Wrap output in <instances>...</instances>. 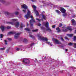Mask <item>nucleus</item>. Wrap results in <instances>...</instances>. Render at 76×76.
I'll return each mask as SVG.
<instances>
[{"instance_id": "obj_29", "label": "nucleus", "mask_w": 76, "mask_h": 76, "mask_svg": "<svg viewBox=\"0 0 76 76\" xmlns=\"http://www.w3.org/2000/svg\"><path fill=\"white\" fill-rule=\"evenodd\" d=\"M74 41H75L76 40V36H75L74 37Z\"/></svg>"}, {"instance_id": "obj_28", "label": "nucleus", "mask_w": 76, "mask_h": 76, "mask_svg": "<svg viewBox=\"0 0 76 76\" xmlns=\"http://www.w3.org/2000/svg\"><path fill=\"white\" fill-rule=\"evenodd\" d=\"M69 45H70V46H72V45H73V43H69Z\"/></svg>"}, {"instance_id": "obj_15", "label": "nucleus", "mask_w": 76, "mask_h": 76, "mask_svg": "<svg viewBox=\"0 0 76 76\" xmlns=\"http://www.w3.org/2000/svg\"><path fill=\"white\" fill-rule=\"evenodd\" d=\"M67 35L69 37H72L73 35V34H67Z\"/></svg>"}, {"instance_id": "obj_6", "label": "nucleus", "mask_w": 76, "mask_h": 76, "mask_svg": "<svg viewBox=\"0 0 76 76\" xmlns=\"http://www.w3.org/2000/svg\"><path fill=\"white\" fill-rule=\"evenodd\" d=\"M28 10V12H27V15H26L24 17L26 18V19H28L30 16V15H31V11L29 10V9H27Z\"/></svg>"}, {"instance_id": "obj_14", "label": "nucleus", "mask_w": 76, "mask_h": 76, "mask_svg": "<svg viewBox=\"0 0 76 76\" xmlns=\"http://www.w3.org/2000/svg\"><path fill=\"white\" fill-rule=\"evenodd\" d=\"M0 28L2 31H4V26H1L0 27Z\"/></svg>"}, {"instance_id": "obj_41", "label": "nucleus", "mask_w": 76, "mask_h": 76, "mask_svg": "<svg viewBox=\"0 0 76 76\" xmlns=\"http://www.w3.org/2000/svg\"><path fill=\"white\" fill-rule=\"evenodd\" d=\"M55 26H52V28H55Z\"/></svg>"}, {"instance_id": "obj_20", "label": "nucleus", "mask_w": 76, "mask_h": 76, "mask_svg": "<svg viewBox=\"0 0 76 76\" xmlns=\"http://www.w3.org/2000/svg\"><path fill=\"white\" fill-rule=\"evenodd\" d=\"M13 32L10 31L8 33V35H11V34H13Z\"/></svg>"}, {"instance_id": "obj_17", "label": "nucleus", "mask_w": 76, "mask_h": 76, "mask_svg": "<svg viewBox=\"0 0 76 76\" xmlns=\"http://www.w3.org/2000/svg\"><path fill=\"white\" fill-rule=\"evenodd\" d=\"M42 18L44 20H46L47 19V18L45 16V15H43L42 16Z\"/></svg>"}, {"instance_id": "obj_1", "label": "nucleus", "mask_w": 76, "mask_h": 76, "mask_svg": "<svg viewBox=\"0 0 76 76\" xmlns=\"http://www.w3.org/2000/svg\"><path fill=\"white\" fill-rule=\"evenodd\" d=\"M45 26L47 28L46 29V31H48L49 32H51V30L50 29L49 26H49V23H48V22H46L45 24Z\"/></svg>"}, {"instance_id": "obj_25", "label": "nucleus", "mask_w": 76, "mask_h": 76, "mask_svg": "<svg viewBox=\"0 0 76 76\" xmlns=\"http://www.w3.org/2000/svg\"><path fill=\"white\" fill-rule=\"evenodd\" d=\"M38 31V29H36L35 30H34L32 31L33 32H37Z\"/></svg>"}, {"instance_id": "obj_45", "label": "nucleus", "mask_w": 76, "mask_h": 76, "mask_svg": "<svg viewBox=\"0 0 76 76\" xmlns=\"http://www.w3.org/2000/svg\"><path fill=\"white\" fill-rule=\"evenodd\" d=\"M65 39H67V37H65Z\"/></svg>"}, {"instance_id": "obj_12", "label": "nucleus", "mask_w": 76, "mask_h": 76, "mask_svg": "<svg viewBox=\"0 0 76 76\" xmlns=\"http://www.w3.org/2000/svg\"><path fill=\"white\" fill-rule=\"evenodd\" d=\"M20 33L16 34L14 37V38H15V39H17L19 37V35H20Z\"/></svg>"}, {"instance_id": "obj_53", "label": "nucleus", "mask_w": 76, "mask_h": 76, "mask_svg": "<svg viewBox=\"0 0 76 76\" xmlns=\"http://www.w3.org/2000/svg\"><path fill=\"white\" fill-rule=\"evenodd\" d=\"M75 8H76V7Z\"/></svg>"}, {"instance_id": "obj_44", "label": "nucleus", "mask_w": 76, "mask_h": 76, "mask_svg": "<svg viewBox=\"0 0 76 76\" xmlns=\"http://www.w3.org/2000/svg\"><path fill=\"white\" fill-rule=\"evenodd\" d=\"M60 73H63V71H60Z\"/></svg>"}, {"instance_id": "obj_47", "label": "nucleus", "mask_w": 76, "mask_h": 76, "mask_svg": "<svg viewBox=\"0 0 76 76\" xmlns=\"http://www.w3.org/2000/svg\"><path fill=\"white\" fill-rule=\"evenodd\" d=\"M75 33H76V30H75Z\"/></svg>"}, {"instance_id": "obj_43", "label": "nucleus", "mask_w": 76, "mask_h": 76, "mask_svg": "<svg viewBox=\"0 0 76 76\" xmlns=\"http://www.w3.org/2000/svg\"><path fill=\"white\" fill-rule=\"evenodd\" d=\"M61 40L62 41H63V38H62V37H61Z\"/></svg>"}, {"instance_id": "obj_16", "label": "nucleus", "mask_w": 76, "mask_h": 76, "mask_svg": "<svg viewBox=\"0 0 76 76\" xmlns=\"http://www.w3.org/2000/svg\"><path fill=\"white\" fill-rule=\"evenodd\" d=\"M23 27H25V25H24V24H23L22 23H21L20 27V29H22V28H23Z\"/></svg>"}, {"instance_id": "obj_38", "label": "nucleus", "mask_w": 76, "mask_h": 76, "mask_svg": "<svg viewBox=\"0 0 76 76\" xmlns=\"http://www.w3.org/2000/svg\"><path fill=\"white\" fill-rule=\"evenodd\" d=\"M19 50H20V49H19V48H17L16 49V50H17V51H19Z\"/></svg>"}, {"instance_id": "obj_33", "label": "nucleus", "mask_w": 76, "mask_h": 76, "mask_svg": "<svg viewBox=\"0 0 76 76\" xmlns=\"http://www.w3.org/2000/svg\"><path fill=\"white\" fill-rule=\"evenodd\" d=\"M56 12H57V13H59L60 12V11H59L58 10H56Z\"/></svg>"}, {"instance_id": "obj_2", "label": "nucleus", "mask_w": 76, "mask_h": 76, "mask_svg": "<svg viewBox=\"0 0 76 76\" xmlns=\"http://www.w3.org/2000/svg\"><path fill=\"white\" fill-rule=\"evenodd\" d=\"M30 17L31 19V20H30V24L31 26V27L33 28V26H32L33 25H34V23L35 22V20H34V18H33L32 15H31Z\"/></svg>"}, {"instance_id": "obj_36", "label": "nucleus", "mask_w": 76, "mask_h": 76, "mask_svg": "<svg viewBox=\"0 0 76 76\" xmlns=\"http://www.w3.org/2000/svg\"><path fill=\"white\" fill-rule=\"evenodd\" d=\"M4 41L5 42L6 45H7V42L6 40H4Z\"/></svg>"}, {"instance_id": "obj_51", "label": "nucleus", "mask_w": 76, "mask_h": 76, "mask_svg": "<svg viewBox=\"0 0 76 76\" xmlns=\"http://www.w3.org/2000/svg\"><path fill=\"white\" fill-rule=\"evenodd\" d=\"M46 57H45V58Z\"/></svg>"}, {"instance_id": "obj_5", "label": "nucleus", "mask_w": 76, "mask_h": 76, "mask_svg": "<svg viewBox=\"0 0 76 76\" xmlns=\"http://www.w3.org/2000/svg\"><path fill=\"white\" fill-rule=\"evenodd\" d=\"M39 39H40L43 41H47L48 39L47 37H42L41 36H38Z\"/></svg>"}, {"instance_id": "obj_24", "label": "nucleus", "mask_w": 76, "mask_h": 76, "mask_svg": "<svg viewBox=\"0 0 76 76\" xmlns=\"http://www.w3.org/2000/svg\"><path fill=\"white\" fill-rule=\"evenodd\" d=\"M4 35L2 34H0V38H3V37Z\"/></svg>"}, {"instance_id": "obj_27", "label": "nucleus", "mask_w": 76, "mask_h": 76, "mask_svg": "<svg viewBox=\"0 0 76 76\" xmlns=\"http://www.w3.org/2000/svg\"><path fill=\"white\" fill-rule=\"evenodd\" d=\"M24 42H27L28 40L27 39H24Z\"/></svg>"}, {"instance_id": "obj_26", "label": "nucleus", "mask_w": 76, "mask_h": 76, "mask_svg": "<svg viewBox=\"0 0 76 76\" xmlns=\"http://www.w3.org/2000/svg\"><path fill=\"white\" fill-rule=\"evenodd\" d=\"M7 28L8 29H10L11 28V27L10 26H7Z\"/></svg>"}, {"instance_id": "obj_49", "label": "nucleus", "mask_w": 76, "mask_h": 76, "mask_svg": "<svg viewBox=\"0 0 76 76\" xmlns=\"http://www.w3.org/2000/svg\"><path fill=\"white\" fill-rule=\"evenodd\" d=\"M41 20L42 21V20H43V19L42 18V19H41Z\"/></svg>"}, {"instance_id": "obj_11", "label": "nucleus", "mask_w": 76, "mask_h": 76, "mask_svg": "<svg viewBox=\"0 0 76 76\" xmlns=\"http://www.w3.org/2000/svg\"><path fill=\"white\" fill-rule=\"evenodd\" d=\"M23 62H24V63L27 62L26 63V64H29L30 63L28 59H23Z\"/></svg>"}, {"instance_id": "obj_52", "label": "nucleus", "mask_w": 76, "mask_h": 76, "mask_svg": "<svg viewBox=\"0 0 76 76\" xmlns=\"http://www.w3.org/2000/svg\"><path fill=\"white\" fill-rule=\"evenodd\" d=\"M27 26H28V24H27Z\"/></svg>"}, {"instance_id": "obj_23", "label": "nucleus", "mask_w": 76, "mask_h": 76, "mask_svg": "<svg viewBox=\"0 0 76 76\" xmlns=\"http://www.w3.org/2000/svg\"><path fill=\"white\" fill-rule=\"evenodd\" d=\"M24 29L26 31H30L29 29L28 28H26Z\"/></svg>"}, {"instance_id": "obj_3", "label": "nucleus", "mask_w": 76, "mask_h": 76, "mask_svg": "<svg viewBox=\"0 0 76 76\" xmlns=\"http://www.w3.org/2000/svg\"><path fill=\"white\" fill-rule=\"evenodd\" d=\"M21 8L25 9V10H23V13H26V9H28V6L25 4H23V5H21Z\"/></svg>"}, {"instance_id": "obj_13", "label": "nucleus", "mask_w": 76, "mask_h": 76, "mask_svg": "<svg viewBox=\"0 0 76 76\" xmlns=\"http://www.w3.org/2000/svg\"><path fill=\"white\" fill-rule=\"evenodd\" d=\"M71 21L73 25H76V22H75V20L72 19L71 20Z\"/></svg>"}, {"instance_id": "obj_10", "label": "nucleus", "mask_w": 76, "mask_h": 76, "mask_svg": "<svg viewBox=\"0 0 76 76\" xmlns=\"http://www.w3.org/2000/svg\"><path fill=\"white\" fill-rule=\"evenodd\" d=\"M68 30H69V31H71L72 30V29L70 28V27H68L67 28H65V30H64V29H62V31H63V32H66V31H68Z\"/></svg>"}, {"instance_id": "obj_21", "label": "nucleus", "mask_w": 76, "mask_h": 76, "mask_svg": "<svg viewBox=\"0 0 76 76\" xmlns=\"http://www.w3.org/2000/svg\"><path fill=\"white\" fill-rule=\"evenodd\" d=\"M18 20L16 19H12L11 20V21L12 22H16V21H17Z\"/></svg>"}, {"instance_id": "obj_30", "label": "nucleus", "mask_w": 76, "mask_h": 76, "mask_svg": "<svg viewBox=\"0 0 76 76\" xmlns=\"http://www.w3.org/2000/svg\"><path fill=\"white\" fill-rule=\"evenodd\" d=\"M62 26H63V24L61 23L59 24V27H61Z\"/></svg>"}, {"instance_id": "obj_8", "label": "nucleus", "mask_w": 76, "mask_h": 76, "mask_svg": "<svg viewBox=\"0 0 76 76\" xmlns=\"http://www.w3.org/2000/svg\"><path fill=\"white\" fill-rule=\"evenodd\" d=\"M7 23H10V24H11V25H15L16 28H18L19 26V23L18 22H17L15 24L14 23H13L7 22Z\"/></svg>"}, {"instance_id": "obj_42", "label": "nucleus", "mask_w": 76, "mask_h": 76, "mask_svg": "<svg viewBox=\"0 0 76 76\" xmlns=\"http://www.w3.org/2000/svg\"><path fill=\"white\" fill-rule=\"evenodd\" d=\"M30 37H31V38H32L33 36L32 35H30Z\"/></svg>"}, {"instance_id": "obj_39", "label": "nucleus", "mask_w": 76, "mask_h": 76, "mask_svg": "<svg viewBox=\"0 0 76 76\" xmlns=\"http://www.w3.org/2000/svg\"><path fill=\"white\" fill-rule=\"evenodd\" d=\"M41 24H38L37 25L38 26H41Z\"/></svg>"}, {"instance_id": "obj_22", "label": "nucleus", "mask_w": 76, "mask_h": 76, "mask_svg": "<svg viewBox=\"0 0 76 76\" xmlns=\"http://www.w3.org/2000/svg\"><path fill=\"white\" fill-rule=\"evenodd\" d=\"M5 49H6V48L4 47L2 48H0V50H4Z\"/></svg>"}, {"instance_id": "obj_19", "label": "nucleus", "mask_w": 76, "mask_h": 76, "mask_svg": "<svg viewBox=\"0 0 76 76\" xmlns=\"http://www.w3.org/2000/svg\"><path fill=\"white\" fill-rule=\"evenodd\" d=\"M56 30H57V32H60V29L58 27L56 28Z\"/></svg>"}, {"instance_id": "obj_9", "label": "nucleus", "mask_w": 76, "mask_h": 76, "mask_svg": "<svg viewBox=\"0 0 76 76\" xmlns=\"http://www.w3.org/2000/svg\"><path fill=\"white\" fill-rule=\"evenodd\" d=\"M52 40L56 44H61V42L59 40H57V39H55L54 38L52 39Z\"/></svg>"}, {"instance_id": "obj_4", "label": "nucleus", "mask_w": 76, "mask_h": 76, "mask_svg": "<svg viewBox=\"0 0 76 76\" xmlns=\"http://www.w3.org/2000/svg\"><path fill=\"white\" fill-rule=\"evenodd\" d=\"M59 10L62 13H64L63 15V16H66L67 15V14L65 13L66 12V10L61 7H60Z\"/></svg>"}, {"instance_id": "obj_48", "label": "nucleus", "mask_w": 76, "mask_h": 76, "mask_svg": "<svg viewBox=\"0 0 76 76\" xmlns=\"http://www.w3.org/2000/svg\"><path fill=\"white\" fill-rule=\"evenodd\" d=\"M62 28H63V29H65V27H62Z\"/></svg>"}, {"instance_id": "obj_32", "label": "nucleus", "mask_w": 76, "mask_h": 76, "mask_svg": "<svg viewBox=\"0 0 76 76\" xmlns=\"http://www.w3.org/2000/svg\"><path fill=\"white\" fill-rule=\"evenodd\" d=\"M15 14L16 15H18V14H19V12H15Z\"/></svg>"}, {"instance_id": "obj_37", "label": "nucleus", "mask_w": 76, "mask_h": 76, "mask_svg": "<svg viewBox=\"0 0 76 76\" xmlns=\"http://www.w3.org/2000/svg\"><path fill=\"white\" fill-rule=\"evenodd\" d=\"M7 39L8 40H9V41H11V40H12V39L9 38H8Z\"/></svg>"}, {"instance_id": "obj_31", "label": "nucleus", "mask_w": 76, "mask_h": 76, "mask_svg": "<svg viewBox=\"0 0 76 76\" xmlns=\"http://www.w3.org/2000/svg\"><path fill=\"white\" fill-rule=\"evenodd\" d=\"M34 45V43H32L31 44L30 46L31 47H32V46H33V45Z\"/></svg>"}, {"instance_id": "obj_50", "label": "nucleus", "mask_w": 76, "mask_h": 76, "mask_svg": "<svg viewBox=\"0 0 76 76\" xmlns=\"http://www.w3.org/2000/svg\"><path fill=\"white\" fill-rule=\"evenodd\" d=\"M72 17H73V18H74V17H73V16H72Z\"/></svg>"}, {"instance_id": "obj_46", "label": "nucleus", "mask_w": 76, "mask_h": 76, "mask_svg": "<svg viewBox=\"0 0 76 76\" xmlns=\"http://www.w3.org/2000/svg\"><path fill=\"white\" fill-rule=\"evenodd\" d=\"M65 50H66V51H67L68 50L67 49H66Z\"/></svg>"}, {"instance_id": "obj_7", "label": "nucleus", "mask_w": 76, "mask_h": 76, "mask_svg": "<svg viewBox=\"0 0 76 76\" xmlns=\"http://www.w3.org/2000/svg\"><path fill=\"white\" fill-rule=\"evenodd\" d=\"M32 7L34 9V12L36 14V16H38L39 15V14L38 12V11L36 10L37 8V7L35 5H32Z\"/></svg>"}, {"instance_id": "obj_35", "label": "nucleus", "mask_w": 76, "mask_h": 76, "mask_svg": "<svg viewBox=\"0 0 76 76\" xmlns=\"http://www.w3.org/2000/svg\"><path fill=\"white\" fill-rule=\"evenodd\" d=\"M36 20H38V21H39V22H40V21H41V20L39 19L38 18H36Z\"/></svg>"}, {"instance_id": "obj_40", "label": "nucleus", "mask_w": 76, "mask_h": 76, "mask_svg": "<svg viewBox=\"0 0 76 76\" xmlns=\"http://www.w3.org/2000/svg\"><path fill=\"white\" fill-rule=\"evenodd\" d=\"M41 29H44V28L43 27H41Z\"/></svg>"}, {"instance_id": "obj_18", "label": "nucleus", "mask_w": 76, "mask_h": 76, "mask_svg": "<svg viewBox=\"0 0 76 76\" xmlns=\"http://www.w3.org/2000/svg\"><path fill=\"white\" fill-rule=\"evenodd\" d=\"M46 44H48L49 45H50V46H52L53 45H52V44H51V43H50V42H46Z\"/></svg>"}, {"instance_id": "obj_34", "label": "nucleus", "mask_w": 76, "mask_h": 76, "mask_svg": "<svg viewBox=\"0 0 76 76\" xmlns=\"http://www.w3.org/2000/svg\"><path fill=\"white\" fill-rule=\"evenodd\" d=\"M74 45L75 48H76V43H75L74 44Z\"/></svg>"}]
</instances>
